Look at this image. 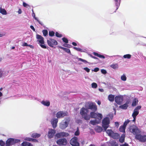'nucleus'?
<instances>
[{"mask_svg": "<svg viewBox=\"0 0 146 146\" xmlns=\"http://www.w3.org/2000/svg\"><path fill=\"white\" fill-rule=\"evenodd\" d=\"M88 110L84 107H82L80 110V113L82 117L86 120H89L90 119V115L88 114Z\"/></svg>", "mask_w": 146, "mask_h": 146, "instance_id": "nucleus-1", "label": "nucleus"}, {"mask_svg": "<svg viewBox=\"0 0 146 146\" xmlns=\"http://www.w3.org/2000/svg\"><path fill=\"white\" fill-rule=\"evenodd\" d=\"M96 111H92L90 112V118L96 119H98L99 121H101V119L102 118L103 116L102 114L95 113Z\"/></svg>", "mask_w": 146, "mask_h": 146, "instance_id": "nucleus-2", "label": "nucleus"}, {"mask_svg": "<svg viewBox=\"0 0 146 146\" xmlns=\"http://www.w3.org/2000/svg\"><path fill=\"white\" fill-rule=\"evenodd\" d=\"M87 106L86 107L87 109H90L92 111H96L97 110V107L95 103L92 102H88L86 104Z\"/></svg>", "mask_w": 146, "mask_h": 146, "instance_id": "nucleus-3", "label": "nucleus"}, {"mask_svg": "<svg viewBox=\"0 0 146 146\" xmlns=\"http://www.w3.org/2000/svg\"><path fill=\"white\" fill-rule=\"evenodd\" d=\"M102 126L104 128V131H106L107 129L109 126V124L110 123V120L109 118L108 117H106L102 120Z\"/></svg>", "mask_w": 146, "mask_h": 146, "instance_id": "nucleus-4", "label": "nucleus"}, {"mask_svg": "<svg viewBox=\"0 0 146 146\" xmlns=\"http://www.w3.org/2000/svg\"><path fill=\"white\" fill-rule=\"evenodd\" d=\"M106 132L109 136L114 139H118L120 137L119 134L117 133H114L111 129L107 130L106 131Z\"/></svg>", "mask_w": 146, "mask_h": 146, "instance_id": "nucleus-5", "label": "nucleus"}, {"mask_svg": "<svg viewBox=\"0 0 146 146\" xmlns=\"http://www.w3.org/2000/svg\"><path fill=\"white\" fill-rule=\"evenodd\" d=\"M20 140L15 139L13 138H10L8 139L6 142V146H9L11 145L14 144L15 143L20 142Z\"/></svg>", "mask_w": 146, "mask_h": 146, "instance_id": "nucleus-6", "label": "nucleus"}, {"mask_svg": "<svg viewBox=\"0 0 146 146\" xmlns=\"http://www.w3.org/2000/svg\"><path fill=\"white\" fill-rule=\"evenodd\" d=\"M36 38L39 40H38L40 44V46L42 48H46V47L45 45L44 38L41 35H37L36 36Z\"/></svg>", "mask_w": 146, "mask_h": 146, "instance_id": "nucleus-7", "label": "nucleus"}, {"mask_svg": "<svg viewBox=\"0 0 146 146\" xmlns=\"http://www.w3.org/2000/svg\"><path fill=\"white\" fill-rule=\"evenodd\" d=\"M70 143L72 146H80V143L78 141V138L77 137H72L70 141Z\"/></svg>", "mask_w": 146, "mask_h": 146, "instance_id": "nucleus-8", "label": "nucleus"}, {"mask_svg": "<svg viewBox=\"0 0 146 146\" xmlns=\"http://www.w3.org/2000/svg\"><path fill=\"white\" fill-rule=\"evenodd\" d=\"M47 42L49 46L51 47H54V46L57 45L58 42L52 38H49L47 40Z\"/></svg>", "mask_w": 146, "mask_h": 146, "instance_id": "nucleus-9", "label": "nucleus"}, {"mask_svg": "<svg viewBox=\"0 0 146 146\" xmlns=\"http://www.w3.org/2000/svg\"><path fill=\"white\" fill-rule=\"evenodd\" d=\"M129 131L135 135L138 133V130L137 127L134 125H133L129 127Z\"/></svg>", "mask_w": 146, "mask_h": 146, "instance_id": "nucleus-10", "label": "nucleus"}, {"mask_svg": "<svg viewBox=\"0 0 146 146\" xmlns=\"http://www.w3.org/2000/svg\"><path fill=\"white\" fill-rule=\"evenodd\" d=\"M56 143L59 145H66L67 141L65 138H61L57 140Z\"/></svg>", "mask_w": 146, "mask_h": 146, "instance_id": "nucleus-11", "label": "nucleus"}, {"mask_svg": "<svg viewBox=\"0 0 146 146\" xmlns=\"http://www.w3.org/2000/svg\"><path fill=\"white\" fill-rule=\"evenodd\" d=\"M135 137L136 139L139 140L141 142H144L146 141V135H135Z\"/></svg>", "mask_w": 146, "mask_h": 146, "instance_id": "nucleus-12", "label": "nucleus"}, {"mask_svg": "<svg viewBox=\"0 0 146 146\" xmlns=\"http://www.w3.org/2000/svg\"><path fill=\"white\" fill-rule=\"evenodd\" d=\"M67 115L66 113L62 111H59L57 112L56 114V116L58 118H62Z\"/></svg>", "mask_w": 146, "mask_h": 146, "instance_id": "nucleus-13", "label": "nucleus"}, {"mask_svg": "<svg viewBox=\"0 0 146 146\" xmlns=\"http://www.w3.org/2000/svg\"><path fill=\"white\" fill-rule=\"evenodd\" d=\"M56 133V130L55 129H49V131L48 133V138H52Z\"/></svg>", "mask_w": 146, "mask_h": 146, "instance_id": "nucleus-14", "label": "nucleus"}, {"mask_svg": "<svg viewBox=\"0 0 146 146\" xmlns=\"http://www.w3.org/2000/svg\"><path fill=\"white\" fill-rule=\"evenodd\" d=\"M115 102L119 105H121L122 102L123 100L120 97L116 96L115 99Z\"/></svg>", "mask_w": 146, "mask_h": 146, "instance_id": "nucleus-15", "label": "nucleus"}, {"mask_svg": "<svg viewBox=\"0 0 146 146\" xmlns=\"http://www.w3.org/2000/svg\"><path fill=\"white\" fill-rule=\"evenodd\" d=\"M129 102V101H127L125 104L120 106H119V108L124 110L127 109L128 106V104Z\"/></svg>", "mask_w": 146, "mask_h": 146, "instance_id": "nucleus-16", "label": "nucleus"}, {"mask_svg": "<svg viewBox=\"0 0 146 146\" xmlns=\"http://www.w3.org/2000/svg\"><path fill=\"white\" fill-rule=\"evenodd\" d=\"M58 121V120L57 119H53L51 121V123L52 124V127L54 128H55L57 127Z\"/></svg>", "mask_w": 146, "mask_h": 146, "instance_id": "nucleus-17", "label": "nucleus"}, {"mask_svg": "<svg viewBox=\"0 0 146 146\" xmlns=\"http://www.w3.org/2000/svg\"><path fill=\"white\" fill-rule=\"evenodd\" d=\"M68 126V123L67 121H65L63 123H60V127L62 129H64Z\"/></svg>", "mask_w": 146, "mask_h": 146, "instance_id": "nucleus-18", "label": "nucleus"}, {"mask_svg": "<svg viewBox=\"0 0 146 146\" xmlns=\"http://www.w3.org/2000/svg\"><path fill=\"white\" fill-rule=\"evenodd\" d=\"M101 121H100L98 120L97 121L96 119H95L94 120H92L90 121V123L93 125H95L99 123Z\"/></svg>", "mask_w": 146, "mask_h": 146, "instance_id": "nucleus-19", "label": "nucleus"}, {"mask_svg": "<svg viewBox=\"0 0 146 146\" xmlns=\"http://www.w3.org/2000/svg\"><path fill=\"white\" fill-rule=\"evenodd\" d=\"M58 47L60 48L63 49L67 53H69L70 54H71V53L70 50L69 49L64 47H63L61 46H58Z\"/></svg>", "mask_w": 146, "mask_h": 146, "instance_id": "nucleus-20", "label": "nucleus"}, {"mask_svg": "<svg viewBox=\"0 0 146 146\" xmlns=\"http://www.w3.org/2000/svg\"><path fill=\"white\" fill-rule=\"evenodd\" d=\"M95 130L96 132L100 133L102 131V129L101 127L97 126L95 127Z\"/></svg>", "mask_w": 146, "mask_h": 146, "instance_id": "nucleus-21", "label": "nucleus"}, {"mask_svg": "<svg viewBox=\"0 0 146 146\" xmlns=\"http://www.w3.org/2000/svg\"><path fill=\"white\" fill-rule=\"evenodd\" d=\"M138 102V101L136 98H134L132 104V106L133 107L136 106Z\"/></svg>", "mask_w": 146, "mask_h": 146, "instance_id": "nucleus-22", "label": "nucleus"}, {"mask_svg": "<svg viewBox=\"0 0 146 146\" xmlns=\"http://www.w3.org/2000/svg\"><path fill=\"white\" fill-rule=\"evenodd\" d=\"M125 137V135L124 133L123 134L119 139V142L121 143L124 142V141Z\"/></svg>", "mask_w": 146, "mask_h": 146, "instance_id": "nucleus-23", "label": "nucleus"}, {"mask_svg": "<svg viewBox=\"0 0 146 146\" xmlns=\"http://www.w3.org/2000/svg\"><path fill=\"white\" fill-rule=\"evenodd\" d=\"M32 10L33 12V13L32 14V16L34 17L35 19V20H36L37 21H38V23H39V24L41 25H43V23L41 22H40L38 19H37V18H36L35 17V13L33 12V9H32Z\"/></svg>", "mask_w": 146, "mask_h": 146, "instance_id": "nucleus-24", "label": "nucleus"}, {"mask_svg": "<svg viewBox=\"0 0 146 146\" xmlns=\"http://www.w3.org/2000/svg\"><path fill=\"white\" fill-rule=\"evenodd\" d=\"M93 54L95 56H96L100 58H102L104 59L105 58V56H104L99 54L97 52H94Z\"/></svg>", "mask_w": 146, "mask_h": 146, "instance_id": "nucleus-25", "label": "nucleus"}, {"mask_svg": "<svg viewBox=\"0 0 146 146\" xmlns=\"http://www.w3.org/2000/svg\"><path fill=\"white\" fill-rule=\"evenodd\" d=\"M41 103L43 105L46 106H48L50 105L49 101H42Z\"/></svg>", "mask_w": 146, "mask_h": 146, "instance_id": "nucleus-26", "label": "nucleus"}, {"mask_svg": "<svg viewBox=\"0 0 146 146\" xmlns=\"http://www.w3.org/2000/svg\"><path fill=\"white\" fill-rule=\"evenodd\" d=\"M21 145L22 146H33L31 143L27 142H23L22 143Z\"/></svg>", "mask_w": 146, "mask_h": 146, "instance_id": "nucleus-27", "label": "nucleus"}, {"mask_svg": "<svg viewBox=\"0 0 146 146\" xmlns=\"http://www.w3.org/2000/svg\"><path fill=\"white\" fill-rule=\"evenodd\" d=\"M108 99L111 102H113L114 101V96L113 95L110 94L108 96Z\"/></svg>", "mask_w": 146, "mask_h": 146, "instance_id": "nucleus-28", "label": "nucleus"}, {"mask_svg": "<svg viewBox=\"0 0 146 146\" xmlns=\"http://www.w3.org/2000/svg\"><path fill=\"white\" fill-rule=\"evenodd\" d=\"M125 127L123 125H121L120 126L119 130V131L125 133Z\"/></svg>", "mask_w": 146, "mask_h": 146, "instance_id": "nucleus-29", "label": "nucleus"}, {"mask_svg": "<svg viewBox=\"0 0 146 146\" xmlns=\"http://www.w3.org/2000/svg\"><path fill=\"white\" fill-rule=\"evenodd\" d=\"M40 136V135L39 134L37 133H33L32 134L31 137L34 138H37Z\"/></svg>", "mask_w": 146, "mask_h": 146, "instance_id": "nucleus-30", "label": "nucleus"}, {"mask_svg": "<svg viewBox=\"0 0 146 146\" xmlns=\"http://www.w3.org/2000/svg\"><path fill=\"white\" fill-rule=\"evenodd\" d=\"M139 113V111H136L134 110L133 111V112L132 114V117H136V116Z\"/></svg>", "mask_w": 146, "mask_h": 146, "instance_id": "nucleus-31", "label": "nucleus"}, {"mask_svg": "<svg viewBox=\"0 0 146 146\" xmlns=\"http://www.w3.org/2000/svg\"><path fill=\"white\" fill-rule=\"evenodd\" d=\"M0 12L3 15H6L7 12L4 9H2L1 8H0Z\"/></svg>", "mask_w": 146, "mask_h": 146, "instance_id": "nucleus-32", "label": "nucleus"}, {"mask_svg": "<svg viewBox=\"0 0 146 146\" xmlns=\"http://www.w3.org/2000/svg\"><path fill=\"white\" fill-rule=\"evenodd\" d=\"M55 136L58 138L63 137L62 132L56 133L55 135Z\"/></svg>", "mask_w": 146, "mask_h": 146, "instance_id": "nucleus-33", "label": "nucleus"}, {"mask_svg": "<svg viewBox=\"0 0 146 146\" xmlns=\"http://www.w3.org/2000/svg\"><path fill=\"white\" fill-rule=\"evenodd\" d=\"M110 66L113 69H115L118 68V65L117 64H113L110 65Z\"/></svg>", "mask_w": 146, "mask_h": 146, "instance_id": "nucleus-34", "label": "nucleus"}, {"mask_svg": "<svg viewBox=\"0 0 146 146\" xmlns=\"http://www.w3.org/2000/svg\"><path fill=\"white\" fill-rule=\"evenodd\" d=\"M62 137H66L69 135V134L68 133L64 132H62Z\"/></svg>", "mask_w": 146, "mask_h": 146, "instance_id": "nucleus-35", "label": "nucleus"}, {"mask_svg": "<svg viewBox=\"0 0 146 146\" xmlns=\"http://www.w3.org/2000/svg\"><path fill=\"white\" fill-rule=\"evenodd\" d=\"M130 121L129 120L127 119L124 122L123 126L126 127L127 125L130 122Z\"/></svg>", "mask_w": 146, "mask_h": 146, "instance_id": "nucleus-36", "label": "nucleus"}, {"mask_svg": "<svg viewBox=\"0 0 146 146\" xmlns=\"http://www.w3.org/2000/svg\"><path fill=\"white\" fill-rule=\"evenodd\" d=\"M43 35L44 36H46L48 35V32L46 30H44L42 31Z\"/></svg>", "mask_w": 146, "mask_h": 146, "instance_id": "nucleus-37", "label": "nucleus"}, {"mask_svg": "<svg viewBox=\"0 0 146 146\" xmlns=\"http://www.w3.org/2000/svg\"><path fill=\"white\" fill-rule=\"evenodd\" d=\"M131 57V55L130 54H127L123 56V57L125 58L130 59Z\"/></svg>", "mask_w": 146, "mask_h": 146, "instance_id": "nucleus-38", "label": "nucleus"}, {"mask_svg": "<svg viewBox=\"0 0 146 146\" xmlns=\"http://www.w3.org/2000/svg\"><path fill=\"white\" fill-rule=\"evenodd\" d=\"M121 79L123 81H125L126 80L127 78L124 74L123 75L121 78Z\"/></svg>", "mask_w": 146, "mask_h": 146, "instance_id": "nucleus-39", "label": "nucleus"}, {"mask_svg": "<svg viewBox=\"0 0 146 146\" xmlns=\"http://www.w3.org/2000/svg\"><path fill=\"white\" fill-rule=\"evenodd\" d=\"M92 87L93 88H96L97 87V84L95 82L93 83L92 84Z\"/></svg>", "mask_w": 146, "mask_h": 146, "instance_id": "nucleus-40", "label": "nucleus"}, {"mask_svg": "<svg viewBox=\"0 0 146 146\" xmlns=\"http://www.w3.org/2000/svg\"><path fill=\"white\" fill-rule=\"evenodd\" d=\"M55 33L53 31H50L49 32V35L51 36H54Z\"/></svg>", "mask_w": 146, "mask_h": 146, "instance_id": "nucleus-41", "label": "nucleus"}, {"mask_svg": "<svg viewBox=\"0 0 146 146\" xmlns=\"http://www.w3.org/2000/svg\"><path fill=\"white\" fill-rule=\"evenodd\" d=\"M62 39L64 42L66 43H68V40L67 38L65 37H64L62 38Z\"/></svg>", "mask_w": 146, "mask_h": 146, "instance_id": "nucleus-42", "label": "nucleus"}, {"mask_svg": "<svg viewBox=\"0 0 146 146\" xmlns=\"http://www.w3.org/2000/svg\"><path fill=\"white\" fill-rule=\"evenodd\" d=\"M55 35L58 37H61L62 36V34H59L58 32H56L55 33Z\"/></svg>", "mask_w": 146, "mask_h": 146, "instance_id": "nucleus-43", "label": "nucleus"}, {"mask_svg": "<svg viewBox=\"0 0 146 146\" xmlns=\"http://www.w3.org/2000/svg\"><path fill=\"white\" fill-rule=\"evenodd\" d=\"M80 134V132L78 128H77V131L75 132L74 135L76 136H78Z\"/></svg>", "mask_w": 146, "mask_h": 146, "instance_id": "nucleus-44", "label": "nucleus"}, {"mask_svg": "<svg viewBox=\"0 0 146 146\" xmlns=\"http://www.w3.org/2000/svg\"><path fill=\"white\" fill-rule=\"evenodd\" d=\"M63 46L64 47L69 48H71L72 47V46L71 45L67 44H63Z\"/></svg>", "mask_w": 146, "mask_h": 146, "instance_id": "nucleus-45", "label": "nucleus"}, {"mask_svg": "<svg viewBox=\"0 0 146 146\" xmlns=\"http://www.w3.org/2000/svg\"><path fill=\"white\" fill-rule=\"evenodd\" d=\"M0 145L1 146H5V143L2 140H0Z\"/></svg>", "mask_w": 146, "mask_h": 146, "instance_id": "nucleus-46", "label": "nucleus"}, {"mask_svg": "<svg viewBox=\"0 0 146 146\" xmlns=\"http://www.w3.org/2000/svg\"><path fill=\"white\" fill-rule=\"evenodd\" d=\"M73 48L75 49V50L78 51H80L81 52H82V50L80 48H78L76 47H73Z\"/></svg>", "mask_w": 146, "mask_h": 146, "instance_id": "nucleus-47", "label": "nucleus"}, {"mask_svg": "<svg viewBox=\"0 0 146 146\" xmlns=\"http://www.w3.org/2000/svg\"><path fill=\"white\" fill-rule=\"evenodd\" d=\"M3 75V72L1 69L0 68V79L1 78Z\"/></svg>", "mask_w": 146, "mask_h": 146, "instance_id": "nucleus-48", "label": "nucleus"}, {"mask_svg": "<svg viewBox=\"0 0 146 146\" xmlns=\"http://www.w3.org/2000/svg\"><path fill=\"white\" fill-rule=\"evenodd\" d=\"M141 108V106H138L135 108L134 110L136 111H138V110H140Z\"/></svg>", "mask_w": 146, "mask_h": 146, "instance_id": "nucleus-49", "label": "nucleus"}, {"mask_svg": "<svg viewBox=\"0 0 146 146\" xmlns=\"http://www.w3.org/2000/svg\"><path fill=\"white\" fill-rule=\"evenodd\" d=\"M78 60L79 61H81L85 63H87L88 62L85 60H84L82 59L81 58H78Z\"/></svg>", "mask_w": 146, "mask_h": 146, "instance_id": "nucleus-50", "label": "nucleus"}, {"mask_svg": "<svg viewBox=\"0 0 146 146\" xmlns=\"http://www.w3.org/2000/svg\"><path fill=\"white\" fill-rule=\"evenodd\" d=\"M101 72L102 73L104 74H106L107 73V71L105 69H103L101 70Z\"/></svg>", "mask_w": 146, "mask_h": 146, "instance_id": "nucleus-51", "label": "nucleus"}, {"mask_svg": "<svg viewBox=\"0 0 146 146\" xmlns=\"http://www.w3.org/2000/svg\"><path fill=\"white\" fill-rule=\"evenodd\" d=\"M27 140L29 141H33V140H36L35 139H33L32 138H28L27 139Z\"/></svg>", "mask_w": 146, "mask_h": 146, "instance_id": "nucleus-52", "label": "nucleus"}, {"mask_svg": "<svg viewBox=\"0 0 146 146\" xmlns=\"http://www.w3.org/2000/svg\"><path fill=\"white\" fill-rule=\"evenodd\" d=\"M84 69L87 72H89L90 71V70L87 67H85L84 68Z\"/></svg>", "mask_w": 146, "mask_h": 146, "instance_id": "nucleus-53", "label": "nucleus"}, {"mask_svg": "<svg viewBox=\"0 0 146 146\" xmlns=\"http://www.w3.org/2000/svg\"><path fill=\"white\" fill-rule=\"evenodd\" d=\"M23 5L25 7H27V6H29L25 2H23Z\"/></svg>", "mask_w": 146, "mask_h": 146, "instance_id": "nucleus-54", "label": "nucleus"}, {"mask_svg": "<svg viewBox=\"0 0 146 146\" xmlns=\"http://www.w3.org/2000/svg\"><path fill=\"white\" fill-rule=\"evenodd\" d=\"M22 46H29V45L26 42H24L22 45Z\"/></svg>", "mask_w": 146, "mask_h": 146, "instance_id": "nucleus-55", "label": "nucleus"}, {"mask_svg": "<svg viewBox=\"0 0 146 146\" xmlns=\"http://www.w3.org/2000/svg\"><path fill=\"white\" fill-rule=\"evenodd\" d=\"M99 69L98 68H96L94 69V71L95 72H97L99 71Z\"/></svg>", "mask_w": 146, "mask_h": 146, "instance_id": "nucleus-56", "label": "nucleus"}, {"mask_svg": "<svg viewBox=\"0 0 146 146\" xmlns=\"http://www.w3.org/2000/svg\"><path fill=\"white\" fill-rule=\"evenodd\" d=\"M120 146H129V145L128 144L125 143L124 144L121 145Z\"/></svg>", "mask_w": 146, "mask_h": 146, "instance_id": "nucleus-57", "label": "nucleus"}, {"mask_svg": "<svg viewBox=\"0 0 146 146\" xmlns=\"http://www.w3.org/2000/svg\"><path fill=\"white\" fill-rule=\"evenodd\" d=\"M30 28L32 29L33 31H35V29L33 26L31 25L30 26Z\"/></svg>", "mask_w": 146, "mask_h": 146, "instance_id": "nucleus-58", "label": "nucleus"}, {"mask_svg": "<svg viewBox=\"0 0 146 146\" xmlns=\"http://www.w3.org/2000/svg\"><path fill=\"white\" fill-rule=\"evenodd\" d=\"M115 125L117 126V127H118L119 126V124L118 122H115Z\"/></svg>", "mask_w": 146, "mask_h": 146, "instance_id": "nucleus-59", "label": "nucleus"}, {"mask_svg": "<svg viewBox=\"0 0 146 146\" xmlns=\"http://www.w3.org/2000/svg\"><path fill=\"white\" fill-rule=\"evenodd\" d=\"M91 57L92 58H94V59H98L96 57H95V56H92V55H91Z\"/></svg>", "mask_w": 146, "mask_h": 146, "instance_id": "nucleus-60", "label": "nucleus"}, {"mask_svg": "<svg viewBox=\"0 0 146 146\" xmlns=\"http://www.w3.org/2000/svg\"><path fill=\"white\" fill-rule=\"evenodd\" d=\"M72 44L74 46H76L77 45V44L74 42H73L72 43Z\"/></svg>", "mask_w": 146, "mask_h": 146, "instance_id": "nucleus-61", "label": "nucleus"}, {"mask_svg": "<svg viewBox=\"0 0 146 146\" xmlns=\"http://www.w3.org/2000/svg\"><path fill=\"white\" fill-rule=\"evenodd\" d=\"M18 13L19 14H20L22 13V11L20 9H19L18 11Z\"/></svg>", "mask_w": 146, "mask_h": 146, "instance_id": "nucleus-62", "label": "nucleus"}, {"mask_svg": "<svg viewBox=\"0 0 146 146\" xmlns=\"http://www.w3.org/2000/svg\"><path fill=\"white\" fill-rule=\"evenodd\" d=\"M112 146H118V145L117 144L114 143L112 145Z\"/></svg>", "mask_w": 146, "mask_h": 146, "instance_id": "nucleus-63", "label": "nucleus"}, {"mask_svg": "<svg viewBox=\"0 0 146 146\" xmlns=\"http://www.w3.org/2000/svg\"><path fill=\"white\" fill-rule=\"evenodd\" d=\"M28 46H29L31 48H34V46L32 45H29Z\"/></svg>", "mask_w": 146, "mask_h": 146, "instance_id": "nucleus-64", "label": "nucleus"}]
</instances>
